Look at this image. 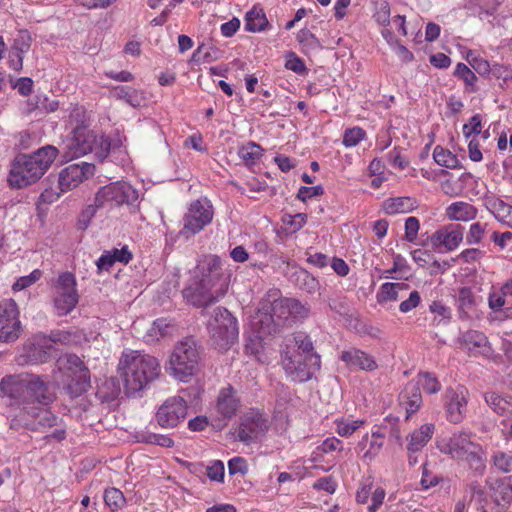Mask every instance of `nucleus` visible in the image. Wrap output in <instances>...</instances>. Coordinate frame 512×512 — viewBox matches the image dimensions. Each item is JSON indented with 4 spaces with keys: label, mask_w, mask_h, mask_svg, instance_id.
Here are the masks:
<instances>
[{
    "label": "nucleus",
    "mask_w": 512,
    "mask_h": 512,
    "mask_svg": "<svg viewBox=\"0 0 512 512\" xmlns=\"http://www.w3.org/2000/svg\"><path fill=\"white\" fill-rule=\"evenodd\" d=\"M252 326L257 333V338H264L276 334L280 331V326L276 321L268 304L263 305L255 315Z\"/></svg>",
    "instance_id": "5701e85b"
},
{
    "label": "nucleus",
    "mask_w": 512,
    "mask_h": 512,
    "mask_svg": "<svg viewBox=\"0 0 512 512\" xmlns=\"http://www.w3.org/2000/svg\"><path fill=\"white\" fill-rule=\"evenodd\" d=\"M373 18L378 24L383 26L390 23V5L386 0H378L375 2Z\"/></svg>",
    "instance_id": "8fccbe9b"
},
{
    "label": "nucleus",
    "mask_w": 512,
    "mask_h": 512,
    "mask_svg": "<svg viewBox=\"0 0 512 512\" xmlns=\"http://www.w3.org/2000/svg\"><path fill=\"white\" fill-rule=\"evenodd\" d=\"M366 132L360 127L346 129L343 136V144L346 147H354L364 139Z\"/></svg>",
    "instance_id": "5fc2aeb1"
},
{
    "label": "nucleus",
    "mask_w": 512,
    "mask_h": 512,
    "mask_svg": "<svg viewBox=\"0 0 512 512\" xmlns=\"http://www.w3.org/2000/svg\"><path fill=\"white\" fill-rule=\"evenodd\" d=\"M280 328L308 317L309 308L294 298H279L268 304Z\"/></svg>",
    "instance_id": "ddd939ff"
},
{
    "label": "nucleus",
    "mask_w": 512,
    "mask_h": 512,
    "mask_svg": "<svg viewBox=\"0 0 512 512\" xmlns=\"http://www.w3.org/2000/svg\"><path fill=\"white\" fill-rule=\"evenodd\" d=\"M297 40L305 53L322 48L319 39L308 29H302L297 33Z\"/></svg>",
    "instance_id": "a19ab883"
},
{
    "label": "nucleus",
    "mask_w": 512,
    "mask_h": 512,
    "mask_svg": "<svg viewBox=\"0 0 512 512\" xmlns=\"http://www.w3.org/2000/svg\"><path fill=\"white\" fill-rule=\"evenodd\" d=\"M400 404L406 410V418L417 412L422 405V395L418 384L409 382L399 395Z\"/></svg>",
    "instance_id": "393cba45"
},
{
    "label": "nucleus",
    "mask_w": 512,
    "mask_h": 512,
    "mask_svg": "<svg viewBox=\"0 0 512 512\" xmlns=\"http://www.w3.org/2000/svg\"><path fill=\"white\" fill-rule=\"evenodd\" d=\"M138 191L127 182H113L101 187L96 193L98 205H133L138 200Z\"/></svg>",
    "instance_id": "4468645a"
},
{
    "label": "nucleus",
    "mask_w": 512,
    "mask_h": 512,
    "mask_svg": "<svg viewBox=\"0 0 512 512\" xmlns=\"http://www.w3.org/2000/svg\"><path fill=\"white\" fill-rule=\"evenodd\" d=\"M269 22L262 9L253 8L245 17V29L249 32H261L267 28Z\"/></svg>",
    "instance_id": "72a5a7b5"
},
{
    "label": "nucleus",
    "mask_w": 512,
    "mask_h": 512,
    "mask_svg": "<svg viewBox=\"0 0 512 512\" xmlns=\"http://www.w3.org/2000/svg\"><path fill=\"white\" fill-rule=\"evenodd\" d=\"M173 330L174 326L168 320L157 319L149 329L148 335L159 339L171 335Z\"/></svg>",
    "instance_id": "49530a36"
},
{
    "label": "nucleus",
    "mask_w": 512,
    "mask_h": 512,
    "mask_svg": "<svg viewBox=\"0 0 512 512\" xmlns=\"http://www.w3.org/2000/svg\"><path fill=\"white\" fill-rule=\"evenodd\" d=\"M408 285L405 283H391L387 282L381 285L377 293V301L379 304H384L389 301H397L399 292L406 290Z\"/></svg>",
    "instance_id": "f704fd0d"
},
{
    "label": "nucleus",
    "mask_w": 512,
    "mask_h": 512,
    "mask_svg": "<svg viewBox=\"0 0 512 512\" xmlns=\"http://www.w3.org/2000/svg\"><path fill=\"white\" fill-rule=\"evenodd\" d=\"M95 166L92 163L81 162L65 167L58 177V186L61 193L68 192L78 187L85 179L93 176Z\"/></svg>",
    "instance_id": "aec40b11"
},
{
    "label": "nucleus",
    "mask_w": 512,
    "mask_h": 512,
    "mask_svg": "<svg viewBox=\"0 0 512 512\" xmlns=\"http://www.w3.org/2000/svg\"><path fill=\"white\" fill-rule=\"evenodd\" d=\"M111 148V142L104 135H97L88 128H78L72 130V136L63 142L58 149V155L61 154L65 161L73 160L88 153H94L99 160L105 159Z\"/></svg>",
    "instance_id": "20e7f679"
},
{
    "label": "nucleus",
    "mask_w": 512,
    "mask_h": 512,
    "mask_svg": "<svg viewBox=\"0 0 512 512\" xmlns=\"http://www.w3.org/2000/svg\"><path fill=\"white\" fill-rule=\"evenodd\" d=\"M110 95L115 99L124 100L134 108L140 107L145 100L142 91L124 85L114 86L110 90Z\"/></svg>",
    "instance_id": "c756f323"
},
{
    "label": "nucleus",
    "mask_w": 512,
    "mask_h": 512,
    "mask_svg": "<svg viewBox=\"0 0 512 512\" xmlns=\"http://www.w3.org/2000/svg\"><path fill=\"white\" fill-rule=\"evenodd\" d=\"M486 231V224L476 222L471 224L469 232L466 235V242L468 245L478 244Z\"/></svg>",
    "instance_id": "6e6d98bb"
},
{
    "label": "nucleus",
    "mask_w": 512,
    "mask_h": 512,
    "mask_svg": "<svg viewBox=\"0 0 512 512\" xmlns=\"http://www.w3.org/2000/svg\"><path fill=\"white\" fill-rule=\"evenodd\" d=\"M262 147L255 142H248L239 148L238 156L246 165H253L262 156Z\"/></svg>",
    "instance_id": "4c0bfd02"
},
{
    "label": "nucleus",
    "mask_w": 512,
    "mask_h": 512,
    "mask_svg": "<svg viewBox=\"0 0 512 512\" xmlns=\"http://www.w3.org/2000/svg\"><path fill=\"white\" fill-rule=\"evenodd\" d=\"M454 76L464 81L466 85V91L471 93L477 91V87L475 86L477 77L466 64L458 63L454 71Z\"/></svg>",
    "instance_id": "ea45409f"
},
{
    "label": "nucleus",
    "mask_w": 512,
    "mask_h": 512,
    "mask_svg": "<svg viewBox=\"0 0 512 512\" xmlns=\"http://www.w3.org/2000/svg\"><path fill=\"white\" fill-rule=\"evenodd\" d=\"M22 332L19 309L12 298L0 301V342H14Z\"/></svg>",
    "instance_id": "2eb2a0df"
},
{
    "label": "nucleus",
    "mask_w": 512,
    "mask_h": 512,
    "mask_svg": "<svg viewBox=\"0 0 512 512\" xmlns=\"http://www.w3.org/2000/svg\"><path fill=\"white\" fill-rule=\"evenodd\" d=\"M216 286V284L211 282V279L201 278L186 287L183 290V296L192 305L205 308L222 296L219 288L214 289Z\"/></svg>",
    "instance_id": "a211bd4d"
},
{
    "label": "nucleus",
    "mask_w": 512,
    "mask_h": 512,
    "mask_svg": "<svg viewBox=\"0 0 512 512\" xmlns=\"http://www.w3.org/2000/svg\"><path fill=\"white\" fill-rule=\"evenodd\" d=\"M463 344L470 350H478L482 353H486L489 349L488 338L479 331L470 330L462 335Z\"/></svg>",
    "instance_id": "473e14b6"
},
{
    "label": "nucleus",
    "mask_w": 512,
    "mask_h": 512,
    "mask_svg": "<svg viewBox=\"0 0 512 512\" xmlns=\"http://www.w3.org/2000/svg\"><path fill=\"white\" fill-rule=\"evenodd\" d=\"M58 421L59 418L48 409L41 406H23L11 419L10 428L43 432L45 429L57 426Z\"/></svg>",
    "instance_id": "1a4fd4ad"
},
{
    "label": "nucleus",
    "mask_w": 512,
    "mask_h": 512,
    "mask_svg": "<svg viewBox=\"0 0 512 512\" xmlns=\"http://www.w3.org/2000/svg\"><path fill=\"white\" fill-rule=\"evenodd\" d=\"M421 301V297L418 291L414 290L410 293L408 299L402 301L399 305V310L402 313H407L412 309L416 308Z\"/></svg>",
    "instance_id": "338daca9"
},
{
    "label": "nucleus",
    "mask_w": 512,
    "mask_h": 512,
    "mask_svg": "<svg viewBox=\"0 0 512 512\" xmlns=\"http://www.w3.org/2000/svg\"><path fill=\"white\" fill-rule=\"evenodd\" d=\"M435 162L443 167L455 169L460 167V162L455 154L451 151L444 149L441 146H436L433 152Z\"/></svg>",
    "instance_id": "e433bc0d"
},
{
    "label": "nucleus",
    "mask_w": 512,
    "mask_h": 512,
    "mask_svg": "<svg viewBox=\"0 0 512 512\" xmlns=\"http://www.w3.org/2000/svg\"><path fill=\"white\" fill-rule=\"evenodd\" d=\"M281 363L287 376L299 383L311 380L321 368L320 355H292L288 349L281 350Z\"/></svg>",
    "instance_id": "9d476101"
},
{
    "label": "nucleus",
    "mask_w": 512,
    "mask_h": 512,
    "mask_svg": "<svg viewBox=\"0 0 512 512\" xmlns=\"http://www.w3.org/2000/svg\"><path fill=\"white\" fill-rule=\"evenodd\" d=\"M495 218L502 222L504 225L512 228V206L504 203L503 201H499L494 204V212Z\"/></svg>",
    "instance_id": "09e8293b"
},
{
    "label": "nucleus",
    "mask_w": 512,
    "mask_h": 512,
    "mask_svg": "<svg viewBox=\"0 0 512 512\" xmlns=\"http://www.w3.org/2000/svg\"><path fill=\"white\" fill-rule=\"evenodd\" d=\"M88 120L87 111L83 106L74 107L68 117V123L71 125L72 130L82 128H88L86 122Z\"/></svg>",
    "instance_id": "de8ad7c7"
},
{
    "label": "nucleus",
    "mask_w": 512,
    "mask_h": 512,
    "mask_svg": "<svg viewBox=\"0 0 512 512\" xmlns=\"http://www.w3.org/2000/svg\"><path fill=\"white\" fill-rule=\"evenodd\" d=\"M207 476L212 481L222 482L224 479V464L220 460H215L207 467Z\"/></svg>",
    "instance_id": "680f3d73"
},
{
    "label": "nucleus",
    "mask_w": 512,
    "mask_h": 512,
    "mask_svg": "<svg viewBox=\"0 0 512 512\" xmlns=\"http://www.w3.org/2000/svg\"><path fill=\"white\" fill-rule=\"evenodd\" d=\"M240 407L241 400L238 397L237 391L232 386L222 388L219 391L215 409L223 419L234 417Z\"/></svg>",
    "instance_id": "4be33fe9"
},
{
    "label": "nucleus",
    "mask_w": 512,
    "mask_h": 512,
    "mask_svg": "<svg viewBox=\"0 0 512 512\" xmlns=\"http://www.w3.org/2000/svg\"><path fill=\"white\" fill-rule=\"evenodd\" d=\"M415 384H418L419 387L422 386L423 390L428 394H436L441 390L440 382L430 372L419 373L418 381Z\"/></svg>",
    "instance_id": "37998d69"
},
{
    "label": "nucleus",
    "mask_w": 512,
    "mask_h": 512,
    "mask_svg": "<svg viewBox=\"0 0 512 512\" xmlns=\"http://www.w3.org/2000/svg\"><path fill=\"white\" fill-rule=\"evenodd\" d=\"M340 358L347 365L358 367L365 371H373L378 367L376 361L371 355L359 349L343 351Z\"/></svg>",
    "instance_id": "a878e982"
},
{
    "label": "nucleus",
    "mask_w": 512,
    "mask_h": 512,
    "mask_svg": "<svg viewBox=\"0 0 512 512\" xmlns=\"http://www.w3.org/2000/svg\"><path fill=\"white\" fill-rule=\"evenodd\" d=\"M328 305L332 311H334L335 313H337L341 316H346L349 314L350 308H349V305H348L347 301L345 300V298H342V297L329 298Z\"/></svg>",
    "instance_id": "0e129e2a"
},
{
    "label": "nucleus",
    "mask_w": 512,
    "mask_h": 512,
    "mask_svg": "<svg viewBox=\"0 0 512 512\" xmlns=\"http://www.w3.org/2000/svg\"><path fill=\"white\" fill-rule=\"evenodd\" d=\"M56 366L62 374L64 389L72 397H78L90 387V372L83 361L75 354L61 356Z\"/></svg>",
    "instance_id": "423d86ee"
},
{
    "label": "nucleus",
    "mask_w": 512,
    "mask_h": 512,
    "mask_svg": "<svg viewBox=\"0 0 512 512\" xmlns=\"http://www.w3.org/2000/svg\"><path fill=\"white\" fill-rule=\"evenodd\" d=\"M57 155L58 149L53 145L40 147L30 154H19L9 173V185L22 189L37 183L51 167Z\"/></svg>",
    "instance_id": "7ed1b4c3"
},
{
    "label": "nucleus",
    "mask_w": 512,
    "mask_h": 512,
    "mask_svg": "<svg viewBox=\"0 0 512 512\" xmlns=\"http://www.w3.org/2000/svg\"><path fill=\"white\" fill-rule=\"evenodd\" d=\"M494 466L502 473H509L512 471V454L497 451L493 455Z\"/></svg>",
    "instance_id": "3c124183"
},
{
    "label": "nucleus",
    "mask_w": 512,
    "mask_h": 512,
    "mask_svg": "<svg viewBox=\"0 0 512 512\" xmlns=\"http://www.w3.org/2000/svg\"><path fill=\"white\" fill-rule=\"evenodd\" d=\"M487 405L498 415L512 417V397L502 396L496 392H487L484 395Z\"/></svg>",
    "instance_id": "bb28decb"
},
{
    "label": "nucleus",
    "mask_w": 512,
    "mask_h": 512,
    "mask_svg": "<svg viewBox=\"0 0 512 512\" xmlns=\"http://www.w3.org/2000/svg\"><path fill=\"white\" fill-rule=\"evenodd\" d=\"M441 451L453 459L466 462L471 469L483 473L485 470L484 452L482 447L470 439L465 432L453 434Z\"/></svg>",
    "instance_id": "0eeeda50"
},
{
    "label": "nucleus",
    "mask_w": 512,
    "mask_h": 512,
    "mask_svg": "<svg viewBox=\"0 0 512 512\" xmlns=\"http://www.w3.org/2000/svg\"><path fill=\"white\" fill-rule=\"evenodd\" d=\"M138 441L146 444L158 445L161 447L170 448L174 446V441L171 437L164 434H157L153 432H143L139 434Z\"/></svg>",
    "instance_id": "79ce46f5"
},
{
    "label": "nucleus",
    "mask_w": 512,
    "mask_h": 512,
    "mask_svg": "<svg viewBox=\"0 0 512 512\" xmlns=\"http://www.w3.org/2000/svg\"><path fill=\"white\" fill-rule=\"evenodd\" d=\"M269 422L265 415L251 409L240 418L237 439L245 444L256 442L266 434Z\"/></svg>",
    "instance_id": "dca6fc26"
},
{
    "label": "nucleus",
    "mask_w": 512,
    "mask_h": 512,
    "mask_svg": "<svg viewBox=\"0 0 512 512\" xmlns=\"http://www.w3.org/2000/svg\"><path fill=\"white\" fill-rule=\"evenodd\" d=\"M188 406L180 396L164 401L155 414L157 424L163 429H173L186 419Z\"/></svg>",
    "instance_id": "f3484780"
},
{
    "label": "nucleus",
    "mask_w": 512,
    "mask_h": 512,
    "mask_svg": "<svg viewBox=\"0 0 512 512\" xmlns=\"http://www.w3.org/2000/svg\"><path fill=\"white\" fill-rule=\"evenodd\" d=\"M435 426L431 423L423 424L419 429L413 431L407 449L410 453L420 451L432 438Z\"/></svg>",
    "instance_id": "cd10ccee"
},
{
    "label": "nucleus",
    "mask_w": 512,
    "mask_h": 512,
    "mask_svg": "<svg viewBox=\"0 0 512 512\" xmlns=\"http://www.w3.org/2000/svg\"><path fill=\"white\" fill-rule=\"evenodd\" d=\"M464 227L460 224H449L435 231L429 240L433 249L441 251L444 247L446 251L456 249L463 240Z\"/></svg>",
    "instance_id": "412c9836"
},
{
    "label": "nucleus",
    "mask_w": 512,
    "mask_h": 512,
    "mask_svg": "<svg viewBox=\"0 0 512 512\" xmlns=\"http://www.w3.org/2000/svg\"><path fill=\"white\" fill-rule=\"evenodd\" d=\"M476 215L477 209L463 201L454 202L446 208V216L454 221H470L475 219Z\"/></svg>",
    "instance_id": "c85d7f7f"
},
{
    "label": "nucleus",
    "mask_w": 512,
    "mask_h": 512,
    "mask_svg": "<svg viewBox=\"0 0 512 512\" xmlns=\"http://www.w3.org/2000/svg\"><path fill=\"white\" fill-rule=\"evenodd\" d=\"M482 118L479 114H476L471 117L469 123L463 125L462 131L463 135L466 139H469L471 136H477L481 133Z\"/></svg>",
    "instance_id": "4d7b16f0"
},
{
    "label": "nucleus",
    "mask_w": 512,
    "mask_h": 512,
    "mask_svg": "<svg viewBox=\"0 0 512 512\" xmlns=\"http://www.w3.org/2000/svg\"><path fill=\"white\" fill-rule=\"evenodd\" d=\"M104 501L113 511L121 509L126 502L122 491L114 487L105 490Z\"/></svg>",
    "instance_id": "c03bdc74"
},
{
    "label": "nucleus",
    "mask_w": 512,
    "mask_h": 512,
    "mask_svg": "<svg viewBox=\"0 0 512 512\" xmlns=\"http://www.w3.org/2000/svg\"><path fill=\"white\" fill-rule=\"evenodd\" d=\"M420 228L419 220L416 217H408L405 221V239L408 242H415Z\"/></svg>",
    "instance_id": "bf43d9fd"
},
{
    "label": "nucleus",
    "mask_w": 512,
    "mask_h": 512,
    "mask_svg": "<svg viewBox=\"0 0 512 512\" xmlns=\"http://www.w3.org/2000/svg\"><path fill=\"white\" fill-rule=\"evenodd\" d=\"M469 64L472 66V68L475 70L476 73H478L481 76H487L489 75L491 71L490 64L487 60L481 58V57H474L473 52L469 51L466 57Z\"/></svg>",
    "instance_id": "864d4df0"
},
{
    "label": "nucleus",
    "mask_w": 512,
    "mask_h": 512,
    "mask_svg": "<svg viewBox=\"0 0 512 512\" xmlns=\"http://www.w3.org/2000/svg\"><path fill=\"white\" fill-rule=\"evenodd\" d=\"M505 297H507V295H504L501 290L498 292H491L488 297L489 308L495 312L500 311L505 305Z\"/></svg>",
    "instance_id": "774afa93"
},
{
    "label": "nucleus",
    "mask_w": 512,
    "mask_h": 512,
    "mask_svg": "<svg viewBox=\"0 0 512 512\" xmlns=\"http://www.w3.org/2000/svg\"><path fill=\"white\" fill-rule=\"evenodd\" d=\"M324 194V188L321 185L313 186V187H307V186H301L297 198L303 202H305L307 199H311L313 197L321 196Z\"/></svg>",
    "instance_id": "e2e57ef3"
},
{
    "label": "nucleus",
    "mask_w": 512,
    "mask_h": 512,
    "mask_svg": "<svg viewBox=\"0 0 512 512\" xmlns=\"http://www.w3.org/2000/svg\"><path fill=\"white\" fill-rule=\"evenodd\" d=\"M362 424L363 421L361 420L351 422H339L337 424V433L342 437H348L352 435Z\"/></svg>",
    "instance_id": "69168bd1"
},
{
    "label": "nucleus",
    "mask_w": 512,
    "mask_h": 512,
    "mask_svg": "<svg viewBox=\"0 0 512 512\" xmlns=\"http://www.w3.org/2000/svg\"><path fill=\"white\" fill-rule=\"evenodd\" d=\"M76 278L70 272L60 274L54 285V308L58 316L69 314L78 304Z\"/></svg>",
    "instance_id": "9b49d317"
},
{
    "label": "nucleus",
    "mask_w": 512,
    "mask_h": 512,
    "mask_svg": "<svg viewBox=\"0 0 512 512\" xmlns=\"http://www.w3.org/2000/svg\"><path fill=\"white\" fill-rule=\"evenodd\" d=\"M202 278L211 279V282L218 286L221 295L226 293L228 281L223 276L221 259L218 256L209 255L205 258L202 266Z\"/></svg>",
    "instance_id": "b1692460"
},
{
    "label": "nucleus",
    "mask_w": 512,
    "mask_h": 512,
    "mask_svg": "<svg viewBox=\"0 0 512 512\" xmlns=\"http://www.w3.org/2000/svg\"><path fill=\"white\" fill-rule=\"evenodd\" d=\"M99 203L94 198V203L87 205L79 214L77 226L81 230H86L91 223V220L94 218L97 210L99 208L104 207L103 205H98Z\"/></svg>",
    "instance_id": "a18cd8bd"
},
{
    "label": "nucleus",
    "mask_w": 512,
    "mask_h": 512,
    "mask_svg": "<svg viewBox=\"0 0 512 512\" xmlns=\"http://www.w3.org/2000/svg\"><path fill=\"white\" fill-rule=\"evenodd\" d=\"M492 490L493 498L497 505L507 507L512 502V477L496 480Z\"/></svg>",
    "instance_id": "7c9ffc66"
},
{
    "label": "nucleus",
    "mask_w": 512,
    "mask_h": 512,
    "mask_svg": "<svg viewBox=\"0 0 512 512\" xmlns=\"http://www.w3.org/2000/svg\"><path fill=\"white\" fill-rule=\"evenodd\" d=\"M0 392L9 406L49 405L55 399L49 385L38 375H10L0 382Z\"/></svg>",
    "instance_id": "f257e3e1"
},
{
    "label": "nucleus",
    "mask_w": 512,
    "mask_h": 512,
    "mask_svg": "<svg viewBox=\"0 0 512 512\" xmlns=\"http://www.w3.org/2000/svg\"><path fill=\"white\" fill-rule=\"evenodd\" d=\"M118 372L123 379L127 395L143 390L160 373L157 358L140 351H124L118 363Z\"/></svg>",
    "instance_id": "f03ea898"
},
{
    "label": "nucleus",
    "mask_w": 512,
    "mask_h": 512,
    "mask_svg": "<svg viewBox=\"0 0 512 512\" xmlns=\"http://www.w3.org/2000/svg\"><path fill=\"white\" fill-rule=\"evenodd\" d=\"M212 218L213 208L207 201H194L183 217V228L179 232L180 236L188 239L199 233L211 223Z\"/></svg>",
    "instance_id": "f8f14e48"
},
{
    "label": "nucleus",
    "mask_w": 512,
    "mask_h": 512,
    "mask_svg": "<svg viewBox=\"0 0 512 512\" xmlns=\"http://www.w3.org/2000/svg\"><path fill=\"white\" fill-rule=\"evenodd\" d=\"M477 304L476 296L470 287H462L458 291V307L461 314L468 315Z\"/></svg>",
    "instance_id": "58836bf2"
},
{
    "label": "nucleus",
    "mask_w": 512,
    "mask_h": 512,
    "mask_svg": "<svg viewBox=\"0 0 512 512\" xmlns=\"http://www.w3.org/2000/svg\"><path fill=\"white\" fill-rule=\"evenodd\" d=\"M300 287L308 293H315L319 289V281L307 271L303 270L298 276Z\"/></svg>",
    "instance_id": "13d9d810"
},
{
    "label": "nucleus",
    "mask_w": 512,
    "mask_h": 512,
    "mask_svg": "<svg viewBox=\"0 0 512 512\" xmlns=\"http://www.w3.org/2000/svg\"><path fill=\"white\" fill-rule=\"evenodd\" d=\"M387 214L408 213L417 208V201L412 197L389 198L383 202Z\"/></svg>",
    "instance_id": "2f4dec72"
},
{
    "label": "nucleus",
    "mask_w": 512,
    "mask_h": 512,
    "mask_svg": "<svg viewBox=\"0 0 512 512\" xmlns=\"http://www.w3.org/2000/svg\"><path fill=\"white\" fill-rule=\"evenodd\" d=\"M202 358L203 347L193 337H186L174 346L167 369L175 379L189 382L200 372Z\"/></svg>",
    "instance_id": "39448f33"
},
{
    "label": "nucleus",
    "mask_w": 512,
    "mask_h": 512,
    "mask_svg": "<svg viewBox=\"0 0 512 512\" xmlns=\"http://www.w3.org/2000/svg\"><path fill=\"white\" fill-rule=\"evenodd\" d=\"M228 471L230 475H245L248 472V465L244 458L234 457L228 461Z\"/></svg>",
    "instance_id": "052dcab7"
},
{
    "label": "nucleus",
    "mask_w": 512,
    "mask_h": 512,
    "mask_svg": "<svg viewBox=\"0 0 512 512\" xmlns=\"http://www.w3.org/2000/svg\"><path fill=\"white\" fill-rule=\"evenodd\" d=\"M208 330L212 346L220 351L228 350L238 340L237 319L226 308L214 309L208 322Z\"/></svg>",
    "instance_id": "6e6552de"
},
{
    "label": "nucleus",
    "mask_w": 512,
    "mask_h": 512,
    "mask_svg": "<svg viewBox=\"0 0 512 512\" xmlns=\"http://www.w3.org/2000/svg\"><path fill=\"white\" fill-rule=\"evenodd\" d=\"M292 342L298 349V353L294 355H303L308 357L310 355H319L314 351V345L309 335L305 332H296L292 335Z\"/></svg>",
    "instance_id": "c9c22d12"
},
{
    "label": "nucleus",
    "mask_w": 512,
    "mask_h": 512,
    "mask_svg": "<svg viewBox=\"0 0 512 512\" xmlns=\"http://www.w3.org/2000/svg\"><path fill=\"white\" fill-rule=\"evenodd\" d=\"M41 276L42 271L39 269H35L29 275L18 278L17 281L12 286V290L14 292L24 290L25 288H28L34 283H36L41 278Z\"/></svg>",
    "instance_id": "603ef678"
},
{
    "label": "nucleus",
    "mask_w": 512,
    "mask_h": 512,
    "mask_svg": "<svg viewBox=\"0 0 512 512\" xmlns=\"http://www.w3.org/2000/svg\"><path fill=\"white\" fill-rule=\"evenodd\" d=\"M469 393L463 386L449 387L444 394V405L449 422L458 424L466 414Z\"/></svg>",
    "instance_id": "6ab92c4d"
}]
</instances>
